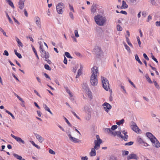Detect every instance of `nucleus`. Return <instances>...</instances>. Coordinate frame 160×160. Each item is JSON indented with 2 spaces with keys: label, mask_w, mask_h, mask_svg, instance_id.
Here are the masks:
<instances>
[{
  "label": "nucleus",
  "mask_w": 160,
  "mask_h": 160,
  "mask_svg": "<svg viewBox=\"0 0 160 160\" xmlns=\"http://www.w3.org/2000/svg\"><path fill=\"white\" fill-rule=\"evenodd\" d=\"M147 136L150 139L152 143L153 146H154L156 148H158L160 147V143L157 140L155 137L151 133L147 132L146 133Z\"/></svg>",
  "instance_id": "obj_1"
},
{
  "label": "nucleus",
  "mask_w": 160,
  "mask_h": 160,
  "mask_svg": "<svg viewBox=\"0 0 160 160\" xmlns=\"http://www.w3.org/2000/svg\"><path fill=\"white\" fill-rule=\"evenodd\" d=\"M94 19L97 24L100 26H103L106 21L105 18L100 15L95 16Z\"/></svg>",
  "instance_id": "obj_2"
},
{
  "label": "nucleus",
  "mask_w": 160,
  "mask_h": 160,
  "mask_svg": "<svg viewBox=\"0 0 160 160\" xmlns=\"http://www.w3.org/2000/svg\"><path fill=\"white\" fill-rule=\"evenodd\" d=\"M39 49L41 57L43 58H45V59H48L50 56L49 53L48 52H46L42 48L41 45L40 46Z\"/></svg>",
  "instance_id": "obj_3"
},
{
  "label": "nucleus",
  "mask_w": 160,
  "mask_h": 160,
  "mask_svg": "<svg viewBox=\"0 0 160 160\" xmlns=\"http://www.w3.org/2000/svg\"><path fill=\"white\" fill-rule=\"evenodd\" d=\"M97 75H91L90 80L91 84L93 86H96L98 83V79L97 78Z\"/></svg>",
  "instance_id": "obj_4"
},
{
  "label": "nucleus",
  "mask_w": 160,
  "mask_h": 160,
  "mask_svg": "<svg viewBox=\"0 0 160 160\" xmlns=\"http://www.w3.org/2000/svg\"><path fill=\"white\" fill-rule=\"evenodd\" d=\"M103 108L105 111L107 112H108L109 110L111 108L112 106L109 104L105 102L103 104Z\"/></svg>",
  "instance_id": "obj_5"
},
{
  "label": "nucleus",
  "mask_w": 160,
  "mask_h": 160,
  "mask_svg": "<svg viewBox=\"0 0 160 160\" xmlns=\"http://www.w3.org/2000/svg\"><path fill=\"white\" fill-rule=\"evenodd\" d=\"M82 109L86 113H91V109L90 105H85Z\"/></svg>",
  "instance_id": "obj_6"
},
{
  "label": "nucleus",
  "mask_w": 160,
  "mask_h": 160,
  "mask_svg": "<svg viewBox=\"0 0 160 160\" xmlns=\"http://www.w3.org/2000/svg\"><path fill=\"white\" fill-rule=\"evenodd\" d=\"M92 75L93 76H96L97 74H98V67L95 66L92 68Z\"/></svg>",
  "instance_id": "obj_7"
},
{
  "label": "nucleus",
  "mask_w": 160,
  "mask_h": 160,
  "mask_svg": "<svg viewBox=\"0 0 160 160\" xmlns=\"http://www.w3.org/2000/svg\"><path fill=\"white\" fill-rule=\"evenodd\" d=\"M26 0H19L18 2V7L21 9H22L24 6V2Z\"/></svg>",
  "instance_id": "obj_8"
},
{
  "label": "nucleus",
  "mask_w": 160,
  "mask_h": 160,
  "mask_svg": "<svg viewBox=\"0 0 160 160\" xmlns=\"http://www.w3.org/2000/svg\"><path fill=\"white\" fill-rule=\"evenodd\" d=\"M138 158V157L136 154L134 153H132L131 154L129 155L127 157L128 160H130L132 159L137 160Z\"/></svg>",
  "instance_id": "obj_9"
},
{
  "label": "nucleus",
  "mask_w": 160,
  "mask_h": 160,
  "mask_svg": "<svg viewBox=\"0 0 160 160\" xmlns=\"http://www.w3.org/2000/svg\"><path fill=\"white\" fill-rule=\"evenodd\" d=\"M35 23L38 27L39 28H41V21L40 18L38 17H36L35 18Z\"/></svg>",
  "instance_id": "obj_10"
},
{
  "label": "nucleus",
  "mask_w": 160,
  "mask_h": 160,
  "mask_svg": "<svg viewBox=\"0 0 160 160\" xmlns=\"http://www.w3.org/2000/svg\"><path fill=\"white\" fill-rule=\"evenodd\" d=\"M133 123L131 127L132 129L137 133L139 132V129L135 123L133 122Z\"/></svg>",
  "instance_id": "obj_11"
},
{
  "label": "nucleus",
  "mask_w": 160,
  "mask_h": 160,
  "mask_svg": "<svg viewBox=\"0 0 160 160\" xmlns=\"http://www.w3.org/2000/svg\"><path fill=\"white\" fill-rule=\"evenodd\" d=\"M119 133H118V135L119 136V137L121 138L125 141H128V135H127V134H126L124 136L122 134H121V132H119Z\"/></svg>",
  "instance_id": "obj_12"
},
{
  "label": "nucleus",
  "mask_w": 160,
  "mask_h": 160,
  "mask_svg": "<svg viewBox=\"0 0 160 160\" xmlns=\"http://www.w3.org/2000/svg\"><path fill=\"white\" fill-rule=\"evenodd\" d=\"M95 143V146L94 147V148L95 149L98 150L100 147V144H101V142H99V141H98L99 142H97V140H95L94 141Z\"/></svg>",
  "instance_id": "obj_13"
},
{
  "label": "nucleus",
  "mask_w": 160,
  "mask_h": 160,
  "mask_svg": "<svg viewBox=\"0 0 160 160\" xmlns=\"http://www.w3.org/2000/svg\"><path fill=\"white\" fill-rule=\"evenodd\" d=\"M35 135L37 139H38L40 142H42L44 141V139L40 135L37 134H35Z\"/></svg>",
  "instance_id": "obj_14"
},
{
  "label": "nucleus",
  "mask_w": 160,
  "mask_h": 160,
  "mask_svg": "<svg viewBox=\"0 0 160 160\" xmlns=\"http://www.w3.org/2000/svg\"><path fill=\"white\" fill-rule=\"evenodd\" d=\"M103 88L106 91H108L110 89L109 82H107L102 84Z\"/></svg>",
  "instance_id": "obj_15"
},
{
  "label": "nucleus",
  "mask_w": 160,
  "mask_h": 160,
  "mask_svg": "<svg viewBox=\"0 0 160 160\" xmlns=\"http://www.w3.org/2000/svg\"><path fill=\"white\" fill-rule=\"evenodd\" d=\"M43 106L46 111L48 112L51 115H53V113L50 110L49 108L47 106L46 104H43Z\"/></svg>",
  "instance_id": "obj_16"
},
{
  "label": "nucleus",
  "mask_w": 160,
  "mask_h": 160,
  "mask_svg": "<svg viewBox=\"0 0 160 160\" xmlns=\"http://www.w3.org/2000/svg\"><path fill=\"white\" fill-rule=\"evenodd\" d=\"M122 6H121V8H127L128 7V5L126 4V2L123 0L122 2Z\"/></svg>",
  "instance_id": "obj_17"
},
{
  "label": "nucleus",
  "mask_w": 160,
  "mask_h": 160,
  "mask_svg": "<svg viewBox=\"0 0 160 160\" xmlns=\"http://www.w3.org/2000/svg\"><path fill=\"white\" fill-rule=\"evenodd\" d=\"M96 155V151L94 148H92L90 152L89 153V155L90 156H94Z\"/></svg>",
  "instance_id": "obj_18"
},
{
  "label": "nucleus",
  "mask_w": 160,
  "mask_h": 160,
  "mask_svg": "<svg viewBox=\"0 0 160 160\" xmlns=\"http://www.w3.org/2000/svg\"><path fill=\"white\" fill-rule=\"evenodd\" d=\"M16 40L17 42L18 43V46L19 47H22L23 46V45L21 42L20 41L19 39L17 37H15Z\"/></svg>",
  "instance_id": "obj_19"
},
{
  "label": "nucleus",
  "mask_w": 160,
  "mask_h": 160,
  "mask_svg": "<svg viewBox=\"0 0 160 160\" xmlns=\"http://www.w3.org/2000/svg\"><path fill=\"white\" fill-rule=\"evenodd\" d=\"M56 8L57 12L58 14H62L63 13V10H62V8L61 7L58 8L56 7Z\"/></svg>",
  "instance_id": "obj_20"
},
{
  "label": "nucleus",
  "mask_w": 160,
  "mask_h": 160,
  "mask_svg": "<svg viewBox=\"0 0 160 160\" xmlns=\"http://www.w3.org/2000/svg\"><path fill=\"white\" fill-rule=\"evenodd\" d=\"M97 9V7L95 5H92V6L91 8V12L93 13V14H94L96 12Z\"/></svg>",
  "instance_id": "obj_21"
},
{
  "label": "nucleus",
  "mask_w": 160,
  "mask_h": 160,
  "mask_svg": "<svg viewBox=\"0 0 160 160\" xmlns=\"http://www.w3.org/2000/svg\"><path fill=\"white\" fill-rule=\"evenodd\" d=\"M15 140L19 142H21L23 144H25L24 141L20 137H17Z\"/></svg>",
  "instance_id": "obj_22"
},
{
  "label": "nucleus",
  "mask_w": 160,
  "mask_h": 160,
  "mask_svg": "<svg viewBox=\"0 0 160 160\" xmlns=\"http://www.w3.org/2000/svg\"><path fill=\"white\" fill-rule=\"evenodd\" d=\"M13 156L17 159L20 160H22L23 158H22V157L21 156L18 155L15 153L13 154Z\"/></svg>",
  "instance_id": "obj_23"
},
{
  "label": "nucleus",
  "mask_w": 160,
  "mask_h": 160,
  "mask_svg": "<svg viewBox=\"0 0 160 160\" xmlns=\"http://www.w3.org/2000/svg\"><path fill=\"white\" fill-rule=\"evenodd\" d=\"M71 140L76 143H77L78 142L79 143V142H81L80 140H79L78 139H77L74 137H73L72 138V140Z\"/></svg>",
  "instance_id": "obj_24"
},
{
  "label": "nucleus",
  "mask_w": 160,
  "mask_h": 160,
  "mask_svg": "<svg viewBox=\"0 0 160 160\" xmlns=\"http://www.w3.org/2000/svg\"><path fill=\"white\" fill-rule=\"evenodd\" d=\"M119 132H121L120 131H119L117 132H114L112 131L111 133L114 136H116V135H117L118 137H119V136L118 135V133H119Z\"/></svg>",
  "instance_id": "obj_25"
},
{
  "label": "nucleus",
  "mask_w": 160,
  "mask_h": 160,
  "mask_svg": "<svg viewBox=\"0 0 160 160\" xmlns=\"http://www.w3.org/2000/svg\"><path fill=\"white\" fill-rule=\"evenodd\" d=\"M56 7L60 8H64V5L62 2H60L58 3L56 6Z\"/></svg>",
  "instance_id": "obj_26"
},
{
  "label": "nucleus",
  "mask_w": 160,
  "mask_h": 160,
  "mask_svg": "<svg viewBox=\"0 0 160 160\" xmlns=\"http://www.w3.org/2000/svg\"><path fill=\"white\" fill-rule=\"evenodd\" d=\"M102 84L107 82H109L108 79L106 78L103 77H102Z\"/></svg>",
  "instance_id": "obj_27"
},
{
  "label": "nucleus",
  "mask_w": 160,
  "mask_h": 160,
  "mask_svg": "<svg viewBox=\"0 0 160 160\" xmlns=\"http://www.w3.org/2000/svg\"><path fill=\"white\" fill-rule=\"evenodd\" d=\"M97 51H98V52L97 51V54L99 56H100L101 54H102V51L101 50V48L98 47L97 49Z\"/></svg>",
  "instance_id": "obj_28"
},
{
  "label": "nucleus",
  "mask_w": 160,
  "mask_h": 160,
  "mask_svg": "<svg viewBox=\"0 0 160 160\" xmlns=\"http://www.w3.org/2000/svg\"><path fill=\"white\" fill-rule=\"evenodd\" d=\"M137 141L139 143L142 144L144 143V141L142 138L140 137H138L137 138Z\"/></svg>",
  "instance_id": "obj_29"
},
{
  "label": "nucleus",
  "mask_w": 160,
  "mask_h": 160,
  "mask_svg": "<svg viewBox=\"0 0 160 160\" xmlns=\"http://www.w3.org/2000/svg\"><path fill=\"white\" fill-rule=\"evenodd\" d=\"M135 58L136 60L140 64H142V62L140 60V59L137 55H135Z\"/></svg>",
  "instance_id": "obj_30"
},
{
  "label": "nucleus",
  "mask_w": 160,
  "mask_h": 160,
  "mask_svg": "<svg viewBox=\"0 0 160 160\" xmlns=\"http://www.w3.org/2000/svg\"><path fill=\"white\" fill-rule=\"evenodd\" d=\"M6 1L8 3L9 5L11 6L12 8H14V7L13 5V3L10 0H6Z\"/></svg>",
  "instance_id": "obj_31"
},
{
  "label": "nucleus",
  "mask_w": 160,
  "mask_h": 160,
  "mask_svg": "<svg viewBox=\"0 0 160 160\" xmlns=\"http://www.w3.org/2000/svg\"><path fill=\"white\" fill-rule=\"evenodd\" d=\"M124 122V120L123 119H122L119 121H118L116 122V124L118 125H120L123 124Z\"/></svg>",
  "instance_id": "obj_32"
},
{
  "label": "nucleus",
  "mask_w": 160,
  "mask_h": 160,
  "mask_svg": "<svg viewBox=\"0 0 160 160\" xmlns=\"http://www.w3.org/2000/svg\"><path fill=\"white\" fill-rule=\"evenodd\" d=\"M32 50H33V52H34V53H35V55L37 58L38 59H39V57L37 53V51L36 50V49H35V48H34V47L33 46L32 47Z\"/></svg>",
  "instance_id": "obj_33"
},
{
  "label": "nucleus",
  "mask_w": 160,
  "mask_h": 160,
  "mask_svg": "<svg viewBox=\"0 0 160 160\" xmlns=\"http://www.w3.org/2000/svg\"><path fill=\"white\" fill-rule=\"evenodd\" d=\"M88 115L85 117V119L87 121H89L90 119L91 116V113H87Z\"/></svg>",
  "instance_id": "obj_34"
},
{
  "label": "nucleus",
  "mask_w": 160,
  "mask_h": 160,
  "mask_svg": "<svg viewBox=\"0 0 160 160\" xmlns=\"http://www.w3.org/2000/svg\"><path fill=\"white\" fill-rule=\"evenodd\" d=\"M30 142L34 146L36 147L38 149H40V147L38 146L33 141H30Z\"/></svg>",
  "instance_id": "obj_35"
},
{
  "label": "nucleus",
  "mask_w": 160,
  "mask_h": 160,
  "mask_svg": "<svg viewBox=\"0 0 160 160\" xmlns=\"http://www.w3.org/2000/svg\"><path fill=\"white\" fill-rule=\"evenodd\" d=\"M65 55L68 58H72V57H71L70 53L68 52H65Z\"/></svg>",
  "instance_id": "obj_36"
},
{
  "label": "nucleus",
  "mask_w": 160,
  "mask_h": 160,
  "mask_svg": "<svg viewBox=\"0 0 160 160\" xmlns=\"http://www.w3.org/2000/svg\"><path fill=\"white\" fill-rule=\"evenodd\" d=\"M126 41L128 45L130 47H132V43L130 42L129 39L127 37H126Z\"/></svg>",
  "instance_id": "obj_37"
},
{
  "label": "nucleus",
  "mask_w": 160,
  "mask_h": 160,
  "mask_svg": "<svg viewBox=\"0 0 160 160\" xmlns=\"http://www.w3.org/2000/svg\"><path fill=\"white\" fill-rule=\"evenodd\" d=\"M153 82L154 83V85L156 87V88L158 89H160V87L158 84V83L156 82L155 81H153Z\"/></svg>",
  "instance_id": "obj_38"
},
{
  "label": "nucleus",
  "mask_w": 160,
  "mask_h": 160,
  "mask_svg": "<svg viewBox=\"0 0 160 160\" xmlns=\"http://www.w3.org/2000/svg\"><path fill=\"white\" fill-rule=\"evenodd\" d=\"M6 15L7 17V18H8V19L9 20V22L12 24L13 23V22H12V20L11 18H10L8 15V14L7 13H6Z\"/></svg>",
  "instance_id": "obj_39"
},
{
  "label": "nucleus",
  "mask_w": 160,
  "mask_h": 160,
  "mask_svg": "<svg viewBox=\"0 0 160 160\" xmlns=\"http://www.w3.org/2000/svg\"><path fill=\"white\" fill-rule=\"evenodd\" d=\"M82 87L83 89H87L88 88V85L87 83H83Z\"/></svg>",
  "instance_id": "obj_40"
},
{
  "label": "nucleus",
  "mask_w": 160,
  "mask_h": 160,
  "mask_svg": "<svg viewBox=\"0 0 160 160\" xmlns=\"http://www.w3.org/2000/svg\"><path fill=\"white\" fill-rule=\"evenodd\" d=\"M44 68L46 69L49 71L51 70V68L48 64H45L44 65Z\"/></svg>",
  "instance_id": "obj_41"
},
{
  "label": "nucleus",
  "mask_w": 160,
  "mask_h": 160,
  "mask_svg": "<svg viewBox=\"0 0 160 160\" xmlns=\"http://www.w3.org/2000/svg\"><path fill=\"white\" fill-rule=\"evenodd\" d=\"M146 78L147 79V80L148 82L150 83H152V81L151 80L150 78H149L148 76L146 75Z\"/></svg>",
  "instance_id": "obj_42"
},
{
  "label": "nucleus",
  "mask_w": 160,
  "mask_h": 160,
  "mask_svg": "<svg viewBox=\"0 0 160 160\" xmlns=\"http://www.w3.org/2000/svg\"><path fill=\"white\" fill-rule=\"evenodd\" d=\"M71 112H72V113L73 114V115L76 117V118H77L78 119H80V118L76 114L75 112L72 110H71Z\"/></svg>",
  "instance_id": "obj_43"
},
{
  "label": "nucleus",
  "mask_w": 160,
  "mask_h": 160,
  "mask_svg": "<svg viewBox=\"0 0 160 160\" xmlns=\"http://www.w3.org/2000/svg\"><path fill=\"white\" fill-rule=\"evenodd\" d=\"M117 30L118 31H121L122 30V28L121 26L119 25H118L117 26Z\"/></svg>",
  "instance_id": "obj_44"
},
{
  "label": "nucleus",
  "mask_w": 160,
  "mask_h": 160,
  "mask_svg": "<svg viewBox=\"0 0 160 160\" xmlns=\"http://www.w3.org/2000/svg\"><path fill=\"white\" fill-rule=\"evenodd\" d=\"M124 45L126 49L128 50L129 52H130V50L129 47L126 43H124Z\"/></svg>",
  "instance_id": "obj_45"
},
{
  "label": "nucleus",
  "mask_w": 160,
  "mask_h": 160,
  "mask_svg": "<svg viewBox=\"0 0 160 160\" xmlns=\"http://www.w3.org/2000/svg\"><path fill=\"white\" fill-rule=\"evenodd\" d=\"M74 34H75V36L76 37L78 38V37H79V35L78 34V30H75L74 31Z\"/></svg>",
  "instance_id": "obj_46"
},
{
  "label": "nucleus",
  "mask_w": 160,
  "mask_h": 160,
  "mask_svg": "<svg viewBox=\"0 0 160 160\" xmlns=\"http://www.w3.org/2000/svg\"><path fill=\"white\" fill-rule=\"evenodd\" d=\"M96 138L97 139V142H98V141H99V142H101V143H102V140L100 138L99 135H97L96 136Z\"/></svg>",
  "instance_id": "obj_47"
},
{
  "label": "nucleus",
  "mask_w": 160,
  "mask_h": 160,
  "mask_svg": "<svg viewBox=\"0 0 160 160\" xmlns=\"http://www.w3.org/2000/svg\"><path fill=\"white\" fill-rule=\"evenodd\" d=\"M64 119L66 122L68 124V125L70 127H72V125L69 122L68 120L65 117H64Z\"/></svg>",
  "instance_id": "obj_48"
},
{
  "label": "nucleus",
  "mask_w": 160,
  "mask_h": 160,
  "mask_svg": "<svg viewBox=\"0 0 160 160\" xmlns=\"http://www.w3.org/2000/svg\"><path fill=\"white\" fill-rule=\"evenodd\" d=\"M133 144V142L132 141H130L129 142H127L125 143V146H130L132 145Z\"/></svg>",
  "instance_id": "obj_49"
},
{
  "label": "nucleus",
  "mask_w": 160,
  "mask_h": 160,
  "mask_svg": "<svg viewBox=\"0 0 160 160\" xmlns=\"http://www.w3.org/2000/svg\"><path fill=\"white\" fill-rule=\"evenodd\" d=\"M81 67H82V65H81V68H80V69H79L78 70V75H81L82 74V69H81Z\"/></svg>",
  "instance_id": "obj_50"
},
{
  "label": "nucleus",
  "mask_w": 160,
  "mask_h": 160,
  "mask_svg": "<svg viewBox=\"0 0 160 160\" xmlns=\"http://www.w3.org/2000/svg\"><path fill=\"white\" fill-rule=\"evenodd\" d=\"M49 152L52 154L55 155V152L51 149H50L49 150Z\"/></svg>",
  "instance_id": "obj_51"
},
{
  "label": "nucleus",
  "mask_w": 160,
  "mask_h": 160,
  "mask_svg": "<svg viewBox=\"0 0 160 160\" xmlns=\"http://www.w3.org/2000/svg\"><path fill=\"white\" fill-rule=\"evenodd\" d=\"M118 127V126L117 125H113L111 127V130H115Z\"/></svg>",
  "instance_id": "obj_52"
},
{
  "label": "nucleus",
  "mask_w": 160,
  "mask_h": 160,
  "mask_svg": "<svg viewBox=\"0 0 160 160\" xmlns=\"http://www.w3.org/2000/svg\"><path fill=\"white\" fill-rule=\"evenodd\" d=\"M137 41H138V45H139V46L140 47H141V41H140V38H139L138 36L137 37Z\"/></svg>",
  "instance_id": "obj_53"
},
{
  "label": "nucleus",
  "mask_w": 160,
  "mask_h": 160,
  "mask_svg": "<svg viewBox=\"0 0 160 160\" xmlns=\"http://www.w3.org/2000/svg\"><path fill=\"white\" fill-rule=\"evenodd\" d=\"M0 31L3 33V34L5 36L7 37L8 36L6 35L5 32L2 29L0 28Z\"/></svg>",
  "instance_id": "obj_54"
},
{
  "label": "nucleus",
  "mask_w": 160,
  "mask_h": 160,
  "mask_svg": "<svg viewBox=\"0 0 160 160\" xmlns=\"http://www.w3.org/2000/svg\"><path fill=\"white\" fill-rule=\"evenodd\" d=\"M64 88L67 93L69 94L70 92H71L70 90L68 89V87H64Z\"/></svg>",
  "instance_id": "obj_55"
},
{
  "label": "nucleus",
  "mask_w": 160,
  "mask_h": 160,
  "mask_svg": "<svg viewBox=\"0 0 160 160\" xmlns=\"http://www.w3.org/2000/svg\"><path fill=\"white\" fill-rule=\"evenodd\" d=\"M105 131L108 132H110L111 133L112 130L110 128H106L105 129Z\"/></svg>",
  "instance_id": "obj_56"
},
{
  "label": "nucleus",
  "mask_w": 160,
  "mask_h": 160,
  "mask_svg": "<svg viewBox=\"0 0 160 160\" xmlns=\"http://www.w3.org/2000/svg\"><path fill=\"white\" fill-rule=\"evenodd\" d=\"M143 57L146 60H149V58L148 57L147 55L145 53H143Z\"/></svg>",
  "instance_id": "obj_57"
},
{
  "label": "nucleus",
  "mask_w": 160,
  "mask_h": 160,
  "mask_svg": "<svg viewBox=\"0 0 160 160\" xmlns=\"http://www.w3.org/2000/svg\"><path fill=\"white\" fill-rule=\"evenodd\" d=\"M15 55H16L19 58H22V56L21 54L18 52L16 53Z\"/></svg>",
  "instance_id": "obj_58"
},
{
  "label": "nucleus",
  "mask_w": 160,
  "mask_h": 160,
  "mask_svg": "<svg viewBox=\"0 0 160 160\" xmlns=\"http://www.w3.org/2000/svg\"><path fill=\"white\" fill-rule=\"evenodd\" d=\"M3 55H4L8 56L9 55V53L7 50H5L4 53H3Z\"/></svg>",
  "instance_id": "obj_59"
},
{
  "label": "nucleus",
  "mask_w": 160,
  "mask_h": 160,
  "mask_svg": "<svg viewBox=\"0 0 160 160\" xmlns=\"http://www.w3.org/2000/svg\"><path fill=\"white\" fill-rule=\"evenodd\" d=\"M128 81L129 83L134 88H135V86L134 84V83H133L132 82L131 80L129 79H128Z\"/></svg>",
  "instance_id": "obj_60"
},
{
  "label": "nucleus",
  "mask_w": 160,
  "mask_h": 160,
  "mask_svg": "<svg viewBox=\"0 0 160 160\" xmlns=\"http://www.w3.org/2000/svg\"><path fill=\"white\" fill-rule=\"evenodd\" d=\"M69 9L70 10H71L73 11V12H74V9L73 8V7L70 4L69 5Z\"/></svg>",
  "instance_id": "obj_61"
},
{
  "label": "nucleus",
  "mask_w": 160,
  "mask_h": 160,
  "mask_svg": "<svg viewBox=\"0 0 160 160\" xmlns=\"http://www.w3.org/2000/svg\"><path fill=\"white\" fill-rule=\"evenodd\" d=\"M23 12H24V14H25V15L27 17L28 16V13H27V12L26 11V9H24V10H23Z\"/></svg>",
  "instance_id": "obj_62"
},
{
  "label": "nucleus",
  "mask_w": 160,
  "mask_h": 160,
  "mask_svg": "<svg viewBox=\"0 0 160 160\" xmlns=\"http://www.w3.org/2000/svg\"><path fill=\"white\" fill-rule=\"evenodd\" d=\"M78 65H76L74 68L73 69V72L74 73H75L76 72V70L78 67Z\"/></svg>",
  "instance_id": "obj_63"
},
{
  "label": "nucleus",
  "mask_w": 160,
  "mask_h": 160,
  "mask_svg": "<svg viewBox=\"0 0 160 160\" xmlns=\"http://www.w3.org/2000/svg\"><path fill=\"white\" fill-rule=\"evenodd\" d=\"M156 25L157 27H160V21H157L155 22Z\"/></svg>",
  "instance_id": "obj_64"
}]
</instances>
